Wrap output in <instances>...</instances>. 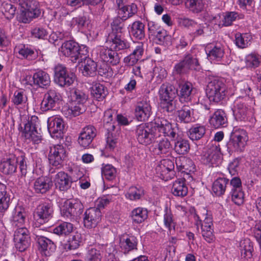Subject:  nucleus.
Returning a JSON list of instances; mask_svg holds the SVG:
<instances>
[{"label": "nucleus", "instance_id": "f257e3e1", "mask_svg": "<svg viewBox=\"0 0 261 261\" xmlns=\"http://www.w3.org/2000/svg\"><path fill=\"white\" fill-rule=\"evenodd\" d=\"M155 119L154 124L142 123L137 126L136 136L138 142L144 145L152 143L154 138H160L163 133V125L162 121Z\"/></svg>", "mask_w": 261, "mask_h": 261}, {"label": "nucleus", "instance_id": "f03ea898", "mask_svg": "<svg viewBox=\"0 0 261 261\" xmlns=\"http://www.w3.org/2000/svg\"><path fill=\"white\" fill-rule=\"evenodd\" d=\"M61 51L65 56L70 58L73 62H82L88 53L87 48H82L77 43L72 40L64 42L61 47Z\"/></svg>", "mask_w": 261, "mask_h": 261}, {"label": "nucleus", "instance_id": "7ed1b4c3", "mask_svg": "<svg viewBox=\"0 0 261 261\" xmlns=\"http://www.w3.org/2000/svg\"><path fill=\"white\" fill-rule=\"evenodd\" d=\"M18 2L23 9L20 15L22 22L29 23L41 15L39 4L35 0H18Z\"/></svg>", "mask_w": 261, "mask_h": 261}, {"label": "nucleus", "instance_id": "20e7f679", "mask_svg": "<svg viewBox=\"0 0 261 261\" xmlns=\"http://www.w3.org/2000/svg\"><path fill=\"white\" fill-rule=\"evenodd\" d=\"M206 94L211 101L219 102L225 97L226 87L223 80L215 78L207 84Z\"/></svg>", "mask_w": 261, "mask_h": 261}, {"label": "nucleus", "instance_id": "39448f33", "mask_svg": "<svg viewBox=\"0 0 261 261\" xmlns=\"http://www.w3.org/2000/svg\"><path fill=\"white\" fill-rule=\"evenodd\" d=\"M201 160L203 164L211 167L219 166L222 162L219 144L216 142L210 143L203 152Z\"/></svg>", "mask_w": 261, "mask_h": 261}, {"label": "nucleus", "instance_id": "423d86ee", "mask_svg": "<svg viewBox=\"0 0 261 261\" xmlns=\"http://www.w3.org/2000/svg\"><path fill=\"white\" fill-rule=\"evenodd\" d=\"M76 80L75 74L68 71L63 65L59 64L54 68V82L61 87L72 85Z\"/></svg>", "mask_w": 261, "mask_h": 261}, {"label": "nucleus", "instance_id": "0eeeda50", "mask_svg": "<svg viewBox=\"0 0 261 261\" xmlns=\"http://www.w3.org/2000/svg\"><path fill=\"white\" fill-rule=\"evenodd\" d=\"M54 213L53 204L50 202H43L39 204L35 208L33 213V218L35 226L48 222L52 217Z\"/></svg>", "mask_w": 261, "mask_h": 261}, {"label": "nucleus", "instance_id": "6e6552de", "mask_svg": "<svg viewBox=\"0 0 261 261\" xmlns=\"http://www.w3.org/2000/svg\"><path fill=\"white\" fill-rule=\"evenodd\" d=\"M247 140V133L241 129H233L231 133L229 141L227 144L229 152L243 150Z\"/></svg>", "mask_w": 261, "mask_h": 261}, {"label": "nucleus", "instance_id": "1a4fd4ad", "mask_svg": "<svg viewBox=\"0 0 261 261\" xmlns=\"http://www.w3.org/2000/svg\"><path fill=\"white\" fill-rule=\"evenodd\" d=\"M83 209V205L79 200H67L61 208V214L64 218L72 219L80 215Z\"/></svg>", "mask_w": 261, "mask_h": 261}, {"label": "nucleus", "instance_id": "9d476101", "mask_svg": "<svg viewBox=\"0 0 261 261\" xmlns=\"http://www.w3.org/2000/svg\"><path fill=\"white\" fill-rule=\"evenodd\" d=\"M38 123V118L33 116L24 126L23 131L24 137L26 139L32 141L34 144H39L42 140V136L37 130V126Z\"/></svg>", "mask_w": 261, "mask_h": 261}, {"label": "nucleus", "instance_id": "9b49d317", "mask_svg": "<svg viewBox=\"0 0 261 261\" xmlns=\"http://www.w3.org/2000/svg\"><path fill=\"white\" fill-rule=\"evenodd\" d=\"M24 80L28 85H35L42 88H46L50 84L49 74L43 70L36 72L33 76L26 75Z\"/></svg>", "mask_w": 261, "mask_h": 261}, {"label": "nucleus", "instance_id": "f8f14e48", "mask_svg": "<svg viewBox=\"0 0 261 261\" xmlns=\"http://www.w3.org/2000/svg\"><path fill=\"white\" fill-rule=\"evenodd\" d=\"M29 230L25 227L18 228L14 233L15 246L20 252L25 251L30 245Z\"/></svg>", "mask_w": 261, "mask_h": 261}, {"label": "nucleus", "instance_id": "ddd939ff", "mask_svg": "<svg viewBox=\"0 0 261 261\" xmlns=\"http://www.w3.org/2000/svg\"><path fill=\"white\" fill-rule=\"evenodd\" d=\"M61 100V95L57 90L50 89L44 95L41 108L43 111L53 110L58 106Z\"/></svg>", "mask_w": 261, "mask_h": 261}, {"label": "nucleus", "instance_id": "4468645a", "mask_svg": "<svg viewBox=\"0 0 261 261\" xmlns=\"http://www.w3.org/2000/svg\"><path fill=\"white\" fill-rule=\"evenodd\" d=\"M66 156V150L62 145H57L50 147L48 160L51 165L57 168L62 167Z\"/></svg>", "mask_w": 261, "mask_h": 261}, {"label": "nucleus", "instance_id": "2eb2a0df", "mask_svg": "<svg viewBox=\"0 0 261 261\" xmlns=\"http://www.w3.org/2000/svg\"><path fill=\"white\" fill-rule=\"evenodd\" d=\"M177 94V89L173 85L169 84L164 91V109L169 113V116L173 117L176 105L174 98Z\"/></svg>", "mask_w": 261, "mask_h": 261}, {"label": "nucleus", "instance_id": "dca6fc26", "mask_svg": "<svg viewBox=\"0 0 261 261\" xmlns=\"http://www.w3.org/2000/svg\"><path fill=\"white\" fill-rule=\"evenodd\" d=\"M47 127L52 138L58 139L63 137L65 123L61 117L58 116L49 117L47 121Z\"/></svg>", "mask_w": 261, "mask_h": 261}, {"label": "nucleus", "instance_id": "f3484780", "mask_svg": "<svg viewBox=\"0 0 261 261\" xmlns=\"http://www.w3.org/2000/svg\"><path fill=\"white\" fill-rule=\"evenodd\" d=\"M35 239L37 242L39 248L38 249L41 254L45 256H51L56 251V246L55 243L50 239L38 235L37 231H35Z\"/></svg>", "mask_w": 261, "mask_h": 261}, {"label": "nucleus", "instance_id": "a211bd4d", "mask_svg": "<svg viewBox=\"0 0 261 261\" xmlns=\"http://www.w3.org/2000/svg\"><path fill=\"white\" fill-rule=\"evenodd\" d=\"M101 212L95 207L87 209L84 214V224L87 228H94L100 221Z\"/></svg>", "mask_w": 261, "mask_h": 261}, {"label": "nucleus", "instance_id": "6ab92c4d", "mask_svg": "<svg viewBox=\"0 0 261 261\" xmlns=\"http://www.w3.org/2000/svg\"><path fill=\"white\" fill-rule=\"evenodd\" d=\"M97 135L95 127L91 125L84 127L80 134L78 142L80 146L86 148L90 146Z\"/></svg>", "mask_w": 261, "mask_h": 261}, {"label": "nucleus", "instance_id": "aec40b11", "mask_svg": "<svg viewBox=\"0 0 261 261\" xmlns=\"http://www.w3.org/2000/svg\"><path fill=\"white\" fill-rule=\"evenodd\" d=\"M151 114V107L149 102L142 100L137 102L135 109V116L138 121H147Z\"/></svg>", "mask_w": 261, "mask_h": 261}, {"label": "nucleus", "instance_id": "412c9836", "mask_svg": "<svg viewBox=\"0 0 261 261\" xmlns=\"http://www.w3.org/2000/svg\"><path fill=\"white\" fill-rule=\"evenodd\" d=\"M240 98L237 99L234 102L233 109V115L237 121H245L251 111V108H249L244 100Z\"/></svg>", "mask_w": 261, "mask_h": 261}, {"label": "nucleus", "instance_id": "4be33fe9", "mask_svg": "<svg viewBox=\"0 0 261 261\" xmlns=\"http://www.w3.org/2000/svg\"><path fill=\"white\" fill-rule=\"evenodd\" d=\"M99 57L103 62L112 65H117L120 61L119 55L116 51L108 47L100 48Z\"/></svg>", "mask_w": 261, "mask_h": 261}, {"label": "nucleus", "instance_id": "5701e85b", "mask_svg": "<svg viewBox=\"0 0 261 261\" xmlns=\"http://www.w3.org/2000/svg\"><path fill=\"white\" fill-rule=\"evenodd\" d=\"M138 239L134 236H122L120 238L119 246L125 254L137 249Z\"/></svg>", "mask_w": 261, "mask_h": 261}, {"label": "nucleus", "instance_id": "b1692460", "mask_svg": "<svg viewBox=\"0 0 261 261\" xmlns=\"http://www.w3.org/2000/svg\"><path fill=\"white\" fill-rule=\"evenodd\" d=\"M72 180L67 173L60 171L58 172L55 178V184L56 188L60 191H65L71 187Z\"/></svg>", "mask_w": 261, "mask_h": 261}, {"label": "nucleus", "instance_id": "393cba45", "mask_svg": "<svg viewBox=\"0 0 261 261\" xmlns=\"http://www.w3.org/2000/svg\"><path fill=\"white\" fill-rule=\"evenodd\" d=\"M210 123L214 128L224 127L227 123V119L225 112L221 109L217 110L210 119Z\"/></svg>", "mask_w": 261, "mask_h": 261}, {"label": "nucleus", "instance_id": "a878e982", "mask_svg": "<svg viewBox=\"0 0 261 261\" xmlns=\"http://www.w3.org/2000/svg\"><path fill=\"white\" fill-rule=\"evenodd\" d=\"M53 186L51 179L47 176L37 178L34 183V190L38 194H44L49 190Z\"/></svg>", "mask_w": 261, "mask_h": 261}, {"label": "nucleus", "instance_id": "bb28decb", "mask_svg": "<svg viewBox=\"0 0 261 261\" xmlns=\"http://www.w3.org/2000/svg\"><path fill=\"white\" fill-rule=\"evenodd\" d=\"M17 170V159L15 155L4 160L0 163V170L6 175H11Z\"/></svg>", "mask_w": 261, "mask_h": 261}, {"label": "nucleus", "instance_id": "cd10ccee", "mask_svg": "<svg viewBox=\"0 0 261 261\" xmlns=\"http://www.w3.org/2000/svg\"><path fill=\"white\" fill-rule=\"evenodd\" d=\"M194 110L188 105H184L177 111L178 117L181 122L188 123L195 121Z\"/></svg>", "mask_w": 261, "mask_h": 261}, {"label": "nucleus", "instance_id": "c85d7f7f", "mask_svg": "<svg viewBox=\"0 0 261 261\" xmlns=\"http://www.w3.org/2000/svg\"><path fill=\"white\" fill-rule=\"evenodd\" d=\"M240 250L242 258L246 260L250 259L254 251L253 244L248 238L241 240L240 243Z\"/></svg>", "mask_w": 261, "mask_h": 261}, {"label": "nucleus", "instance_id": "c756f323", "mask_svg": "<svg viewBox=\"0 0 261 261\" xmlns=\"http://www.w3.org/2000/svg\"><path fill=\"white\" fill-rule=\"evenodd\" d=\"M26 213L25 210L20 206L16 207L12 214L11 219L13 226L19 228L23 227L26 220Z\"/></svg>", "mask_w": 261, "mask_h": 261}, {"label": "nucleus", "instance_id": "7c9ffc66", "mask_svg": "<svg viewBox=\"0 0 261 261\" xmlns=\"http://www.w3.org/2000/svg\"><path fill=\"white\" fill-rule=\"evenodd\" d=\"M166 122L167 123H164V137L167 138H166V140L164 139V148L170 150L171 147V142L174 141L177 134L175 129L173 128L171 123L167 120H166Z\"/></svg>", "mask_w": 261, "mask_h": 261}, {"label": "nucleus", "instance_id": "2f4dec72", "mask_svg": "<svg viewBox=\"0 0 261 261\" xmlns=\"http://www.w3.org/2000/svg\"><path fill=\"white\" fill-rule=\"evenodd\" d=\"M194 219L195 221V224L198 228L199 226H200L201 230L212 228V218L211 215H207L206 212L205 213H204L200 215L195 214L194 216Z\"/></svg>", "mask_w": 261, "mask_h": 261}, {"label": "nucleus", "instance_id": "473e14b6", "mask_svg": "<svg viewBox=\"0 0 261 261\" xmlns=\"http://www.w3.org/2000/svg\"><path fill=\"white\" fill-rule=\"evenodd\" d=\"M84 65L82 69V73L85 76H94L96 74L97 63L89 58H84Z\"/></svg>", "mask_w": 261, "mask_h": 261}, {"label": "nucleus", "instance_id": "72a5a7b5", "mask_svg": "<svg viewBox=\"0 0 261 261\" xmlns=\"http://www.w3.org/2000/svg\"><path fill=\"white\" fill-rule=\"evenodd\" d=\"M165 154V152H164ZM166 154L164 155V173L167 171L166 175L169 174V175L166 176L165 180H167L168 178L171 179L175 176L174 169V158L171 155V153L168 151L165 153Z\"/></svg>", "mask_w": 261, "mask_h": 261}, {"label": "nucleus", "instance_id": "f704fd0d", "mask_svg": "<svg viewBox=\"0 0 261 261\" xmlns=\"http://www.w3.org/2000/svg\"><path fill=\"white\" fill-rule=\"evenodd\" d=\"M188 191L185 179H178L173 182L171 192L174 195L184 197L187 195Z\"/></svg>", "mask_w": 261, "mask_h": 261}, {"label": "nucleus", "instance_id": "c9c22d12", "mask_svg": "<svg viewBox=\"0 0 261 261\" xmlns=\"http://www.w3.org/2000/svg\"><path fill=\"white\" fill-rule=\"evenodd\" d=\"M144 51L143 44L139 43L133 52L124 59V62L128 66H133L137 63Z\"/></svg>", "mask_w": 261, "mask_h": 261}, {"label": "nucleus", "instance_id": "e433bc0d", "mask_svg": "<svg viewBox=\"0 0 261 261\" xmlns=\"http://www.w3.org/2000/svg\"><path fill=\"white\" fill-rule=\"evenodd\" d=\"M144 27V24L140 21L134 22L129 31L130 35L136 39H143L145 37Z\"/></svg>", "mask_w": 261, "mask_h": 261}, {"label": "nucleus", "instance_id": "4c0bfd02", "mask_svg": "<svg viewBox=\"0 0 261 261\" xmlns=\"http://www.w3.org/2000/svg\"><path fill=\"white\" fill-rule=\"evenodd\" d=\"M83 240L82 235L80 233L76 232L64 244V248L66 251L76 249L80 247Z\"/></svg>", "mask_w": 261, "mask_h": 261}, {"label": "nucleus", "instance_id": "58836bf2", "mask_svg": "<svg viewBox=\"0 0 261 261\" xmlns=\"http://www.w3.org/2000/svg\"><path fill=\"white\" fill-rule=\"evenodd\" d=\"M229 179L224 177H220L214 181L212 186L213 192L217 196L224 194Z\"/></svg>", "mask_w": 261, "mask_h": 261}, {"label": "nucleus", "instance_id": "ea45409f", "mask_svg": "<svg viewBox=\"0 0 261 261\" xmlns=\"http://www.w3.org/2000/svg\"><path fill=\"white\" fill-rule=\"evenodd\" d=\"M138 8L134 3L121 7L118 9V15L123 20H126L137 13Z\"/></svg>", "mask_w": 261, "mask_h": 261}, {"label": "nucleus", "instance_id": "a19ab883", "mask_svg": "<svg viewBox=\"0 0 261 261\" xmlns=\"http://www.w3.org/2000/svg\"><path fill=\"white\" fill-rule=\"evenodd\" d=\"M113 48L115 50H120L129 47V44L124 38L123 34H117L112 36L111 38Z\"/></svg>", "mask_w": 261, "mask_h": 261}, {"label": "nucleus", "instance_id": "79ce46f5", "mask_svg": "<svg viewBox=\"0 0 261 261\" xmlns=\"http://www.w3.org/2000/svg\"><path fill=\"white\" fill-rule=\"evenodd\" d=\"M10 197L6 186L0 183V212L7 210L9 206Z\"/></svg>", "mask_w": 261, "mask_h": 261}, {"label": "nucleus", "instance_id": "37998d69", "mask_svg": "<svg viewBox=\"0 0 261 261\" xmlns=\"http://www.w3.org/2000/svg\"><path fill=\"white\" fill-rule=\"evenodd\" d=\"M10 197L6 186L0 183V212L7 210L9 206Z\"/></svg>", "mask_w": 261, "mask_h": 261}, {"label": "nucleus", "instance_id": "c03bdc74", "mask_svg": "<svg viewBox=\"0 0 261 261\" xmlns=\"http://www.w3.org/2000/svg\"><path fill=\"white\" fill-rule=\"evenodd\" d=\"M10 197L6 186L0 183V212L7 210L9 206Z\"/></svg>", "mask_w": 261, "mask_h": 261}, {"label": "nucleus", "instance_id": "a18cd8bd", "mask_svg": "<svg viewBox=\"0 0 261 261\" xmlns=\"http://www.w3.org/2000/svg\"><path fill=\"white\" fill-rule=\"evenodd\" d=\"M71 23L72 25L76 26L80 30H89L91 25V20L86 15H79L73 17Z\"/></svg>", "mask_w": 261, "mask_h": 261}, {"label": "nucleus", "instance_id": "49530a36", "mask_svg": "<svg viewBox=\"0 0 261 261\" xmlns=\"http://www.w3.org/2000/svg\"><path fill=\"white\" fill-rule=\"evenodd\" d=\"M193 86L191 83L186 82L180 86L179 99L180 101L187 102L191 100Z\"/></svg>", "mask_w": 261, "mask_h": 261}, {"label": "nucleus", "instance_id": "de8ad7c7", "mask_svg": "<svg viewBox=\"0 0 261 261\" xmlns=\"http://www.w3.org/2000/svg\"><path fill=\"white\" fill-rule=\"evenodd\" d=\"M148 217V211L142 207H137L131 213V218L134 223L139 224L144 222Z\"/></svg>", "mask_w": 261, "mask_h": 261}, {"label": "nucleus", "instance_id": "09e8293b", "mask_svg": "<svg viewBox=\"0 0 261 261\" xmlns=\"http://www.w3.org/2000/svg\"><path fill=\"white\" fill-rule=\"evenodd\" d=\"M204 6L203 0H186L185 2L186 8L194 13L201 12L204 8Z\"/></svg>", "mask_w": 261, "mask_h": 261}, {"label": "nucleus", "instance_id": "8fccbe9b", "mask_svg": "<svg viewBox=\"0 0 261 261\" xmlns=\"http://www.w3.org/2000/svg\"><path fill=\"white\" fill-rule=\"evenodd\" d=\"M205 133V127L203 125L197 124L189 129L188 135L191 140H198L201 139Z\"/></svg>", "mask_w": 261, "mask_h": 261}, {"label": "nucleus", "instance_id": "3c124183", "mask_svg": "<svg viewBox=\"0 0 261 261\" xmlns=\"http://www.w3.org/2000/svg\"><path fill=\"white\" fill-rule=\"evenodd\" d=\"M91 94L97 100L100 101L108 94V90L103 85L96 83L92 87Z\"/></svg>", "mask_w": 261, "mask_h": 261}, {"label": "nucleus", "instance_id": "603ef678", "mask_svg": "<svg viewBox=\"0 0 261 261\" xmlns=\"http://www.w3.org/2000/svg\"><path fill=\"white\" fill-rule=\"evenodd\" d=\"M164 223L168 229L167 233L169 235H173L175 233V223L172 218V214L170 208L167 206L165 210Z\"/></svg>", "mask_w": 261, "mask_h": 261}, {"label": "nucleus", "instance_id": "864d4df0", "mask_svg": "<svg viewBox=\"0 0 261 261\" xmlns=\"http://www.w3.org/2000/svg\"><path fill=\"white\" fill-rule=\"evenodd\" d=\"M251 39L249 34L237 33L235 35V43L238 47L244 48L248 46Z\"/></svg>", "mask_w": 261, "mask_h": 261}, {"label": "nucleus", "instance_id": "5fc2aeb1", "mask_svg": "<svg viewBox=\"0 0 261 261\" xmlns=\"http://www.w3.org/2000/svg\"><path fill=\"white\" fill-rule=\"evenodd\" d=\"M15 49L17 50L21 58L32 60L36 57V55L34 50L25 45L20 44L16 47Z\"/></svg>", "mask_w": 261, "mask_h": 261}, {"label": "nucleus", "instance_id": "6e6d98bb", "mask_svg": "<svg viewBox=\"0 0 261 261\" xmlns=\"http://www.w3.org/2000/svg\"><path fill=\"white\" fill-rule=\"evenodd\" d=\"M73 225L68 222H63L53 229V232L59 236H66L72 231Z\"/></svg>", "mask_w": 261, "mask_h": 261}, {"label": "nucleus", "instance_id": "4d7b16f0", "mask_svg": "<svg viewBox=\"0 0 261 261\" xmlns=\"http://www.w3.org/2000/svg\"><path fill=\"white\" fill-rule=\"evenodd\" d=\"M125 20H123L119 16L113 19L111 23V28L113 33L112 36H114L117 34H123L124 28V21Z\"/></svg>", "mask_w": 261, "mask_h": 261}, {"label": "nucleus", "instance_id": "13d9d810", "mask_svg": "<svg viewBox=\"0 0 261 261\" xmlns=\"http://www.w3.org/2000/svg\"><path fill=\"white\" fill-rule=\"evenodd\" d=\"M261 62V57L257 54L251 53L245 58L246 66L248 68H256Z\"/></svg>", "mask_w": 261, "mask_h": 261}, {"label": "nucleus", "instance_id": "bf43d9fd", "mask_svg": "<svg viewBox=\"0 0 261 261\" xmlns=\"http://www.w3.org/2000/svg\"><path fill=\"white\" fill-rule=\"evenodd\" d=\"M144 194V191L142 187H132L128 189L126 197L131 200H136L140 199Z\"/></svg>", "mask_w": 261, "mask_h": 261}, {"label": "nucleus", "instance_id": "052dcab7", "mask_svg": "<svg viewBox=\"0 0 261 261\" xmlns=\"http://www.w3.org/2000/svg\"><path fill=\"white\" fill-rule=\"evenodd\" d=\"M114 115H116L115 112L111 109L107 110L105 112L103 121L105 122V123L104 126L107 131L114 130L115 127L114 123L112 122Z\"/></svg>", "mask_w": 261, "mask_h": 261}, {"label": "nucleus", "instance_id": "680f3d73", "mask_svg": "<svg viewBox=\"0 0 261 261\" xmlns=\"http://www.w3.org/2000/svg\"><path fill=\"white\" fill-rule=\"evenodd\" d=\"M224 51L221 46L219 45H215L207 54L208 57L212 60H220L224 56Z\"/></svg>", "mask_w": 261, "mask_h": 261}, {"label": "nucleus", "instance_id": "e2e57ef3", "mask_svg": "<svg viewBox=\"0 0 261 261\" xmlns=\"http://www.w3.org/2000/svg\"><path fill=\"white\" fill-rule=\"evenodd\" d=\"M174 144V150L179 154H185L190 149V144L187 140H179L175 142Z\"/></svg>", "mask_w": 261, "mask_h": 261}, {"label": "nucleus", "instance_id": "0e129e2a", "mask_svg": "<svg viewBox=\"0 0 261 261\" xmlns=\"http://www.w3.org/2000/svg\"><path fill=\"white\" fill-rule=\"evenodd\" d=\"M101 174L106 179L112 180L116 177V170L112 165L107 164L101 168Z\"/></svg>", "mask_w": 261, "mask_h": 261}, {"label": "nucleus", "instance_id": "69168bd1", "mask_svg": "<svg viewBox=\"0 0 261 261\" xmlns=\"http://www.w3.org/2000/svg\"><path fill=\"white\" fill-rule=\"evenodd\" d=\"M102 255L100 250L94 247L89 248L86 254L87 261H101Z\"/></svg>", "mask_w": 261, "mask_h": 261}, {"label": "nucleus", "instance_id": "338daca9", "mask_svg": "<svg viewBox=\"0 0 261 261\" xmlns=\"http://www.w3.org/2000/svg\"><path fill=\"white\" fill-rule=\"evenodd\" d=\"M86 111L84 103L71 102L68 109L69 113L75 117Z\"/></svg>", "mask_w": 261, "mask_h": 261}, {"label": "nucleus", "instance_id": "774afa93", "mask_svg": "<svg viewBox=\"0 0 261 261\" xmlns=\"http://www.w3.org/2000/svg\"><path fill=\"white\" fill-rule=\"evenodd\" d=\"M207 27V25L206 23H199L195 21L191 31L194 36L197 37L204 33L205 30Z\"/></svg>", "mask_w": 261, "mask_h": 261}]
</instances>
